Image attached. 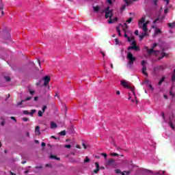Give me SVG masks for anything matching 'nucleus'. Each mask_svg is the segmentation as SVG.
I'll return each instance as SVG.
<instances>
[{"label":"nucleus","instance_id":"nucleus-20","mask_svg":"<svg viewBox=\"0 0 175 175\" xmlns=\"http://www.w3.org/2000/svg\"><path fill=\"white\" fill-rule=\"evenodd\" d=\"M50 158H51V159H56L57 161H59V157H57V156H55V155H51L50 156Z\"/></svg>","mask_w":175,"mask_h":175},{"label":"nucleus","instance_id":"nucleus-13","mask_svg":"<svg viewBox=\"0 0 175 175\" xmlns=\"http://www.w3.org/2000/svg\"><path fill=\"white\" fill-rule=\"evenodd\" d=\"M35 133H36V135H40V126H37L36 127Z\"/></svg>","mask_w":175,"mask_h":175},{"label":"nucleus","instance_id":"nucleus-47","mask_svg":"<svg viewBox=\"0 0 175 175\" xmlns=\"http://www.w3.org/2000/svg\"><path fill=\"white\" fill-rule=\"evenodd\" d=\"M64 147L65 148H70L72 146H70V144H68V145H65Z\"/></svg>","mask_w":175,"mask_h":175},{"label":"nucleus","instance_id":"nucleus-38","mask_svg":"<svg viewBox=\"0 0 175 175\" xmlns=\"http://www.w3.org/2000/svg\"><path fill=\"white\" fill-rule=\"evenodd\" d=\"M153 3L155 6H158V0H153Z\"/></svg>","mask_w":175,"mask_h":175},{"label":"nucleus","instance_id":"nucleus-14","mask_svg":"<svg viewBox=\"0 0 175 175\" xmlns=\"http://www.w3.org/2000/svg\"><path fill=\"white\" fill-rule=\"evenodd\" d=\"M51 129H54L55 128H58V126L57 125V124L55 122H52L51 123Z\"/></svg>","mask_w":175,"mask_h":175},{"label":"nucleus","instance_id":"nucleus-54","mask_svg":"<svg viewBox=\"0 0 175 175\" xmlns=\"http://www.w3.org/2000/svg\"><path fill=\"white\" fill-rule=\"evenodd\" d=\"M113 23H116V21H118V18H115L113 19H112Z\"/></svg>","mask_w":175,"mask_h":175},{"label":"nucleus","instance_id":"nucleus-59","mask_svg":"<svg viewBox=\"0 0 175 175\" xmlns=\"http://www.w3.org/2000/svg\"><path fill=\"white\" fill-rule=\"evenodd\" d=\"M115 42H116V44H118V42H119L118 38H116V39H115Z\"/></svg>","mask_w":175,"mask_h":175},{"label":"nucleus","instance_id":"nucleus-19","mask_svg":"<svg viewBox=\"0 0 175 175\" xmlns=\"http://www.w3.org/2000/svg\"><path fill=\"white\" fill-rule=\"evenodd\" d=\"M100 170V168H96V169L94 170V171L92 172V174H97V173H98Z\"/></svg>","mask_w":175,"mask_h":175},{"label":"nucleus","instance_id":"nucleus-2","mask_svg":"<svg viewBox=\"0 0 175 175\" xmlns=\"http://www.w3.org/2000/svg\"><path fill=\"white\" fill-rule=\"evenodd\" d=\"M121 85H122V87H124V88H127L128 90H130V91H131V92H133V94L134 95L135 99L137 98L136 97V94L135 93V89L132 87H131V85H129V83L126 81H121L120 82ZM136 103H137V100L136 99Z\"/></svg>","mask_w":175,"mask_h":175},{"label":"nucleus","instance_id":"nucleus-42","mask_svg":"<svg viewBox=\"0 0 175 175\" xmlns=\"http://www.w3.org/2000/svg\"><path fill=\"white\" fill-rule=\"evenodd\" d=\"M157 46H158V44H157V43L153 44V46H152V49L154 50V49H155Z\"/></svg>","mask_w":175,"mask_h":175},{"label":"nucleus","instance_id":"nucleus-43","mask_svg":"<svg viewBox=\"0 0 175 175\" xmlns=\"http://www.w3.org/2000/svg\"><path fill=\"white\" fill-rule=\"evenodd\" d=\"M144 36L143 35V34H141L140 36H139V40H143V39H144Z\"/></svg>","mask_w":175,"mask_h":175},{"label":"nucleus","instance_id":"nucleus-61","mask_svg":"<svg viewBox=\"0 0 175 175\" xmlns=\"http://www.w3.org/2000/svg\"><path fill=\"white\" fill-rule=\"evenodd\" d=\"M76 148H79V150H81V147H80V146L79 145H76Z\"/></svg>","mask_w":175,"mask_h":175},{"label":"nucleus","instance_id":"nucleus-40","mask_svg":"<svg viewBox=\"0 0 175 175\" xmlns=\"http://www.w3.org/2000/svg\"><path fill=\"white\" fill-rule=\"evenodd\" d=\"M46 109H47V107L46 105H44L42 107V112L44 113V111H46Z\"/></svg>","mask_w":175,"mask_h":175},{"label":"nucleus","instance_id":"nucleus-36","mask_svg":"<svg viewBox=\"0 0 175 175\" xmlns=\"http://www.w3.org/2000/svg\"><path fill=\"white\" fill-rule=\"evenodd\" d=\"M22 120H23V121H25V122H27V121H29V118H23Z\"/></svg>","mask_w":175,"mask_h":175},{"label":"nucleus","instance_id":"nucleus-62","mask_svg":"<svg viewBox=\"0 0 175 175\" xmlns=\"http://www.w3.org/2000/svg\"><path fill=\"white\" fill-rule=\"evenodd\" d=\"M121 94V92H120V90L116 91V95H120Z\"/></svg>","mask_w":175,"mask_h":175},{"label":"nucleus","instance_id":"nucleus-35","mask_svg":"<svg viewBox=\"0 0 175 175\" xmlns=\"http://www.w3.org/2000/svg\"><path fill=\"white\" fill-rule=\"evenodd\" d=\"M107 3H109V5H111L113 3V0H107Z\"/></svg>","mask_w":175,"mask_h":175},{"label":"nucleus","instance_id":"nucleus-10","mask_svg":"<svg viewBox=\"0 0 175 175\" xmlns=\"http://www.w3.org/2000/svg\"><path fill=\"white\" fill-rule=\"evenodd\" d=\"M165 57H169V55L165 52H163L161 53V56H160L159 58H158V60L159 61H161V59H162L163 58H164Z\"/></svg>","mask_w":175,"mask_h":175},{"label":"nucleus","instance_id":"nucleus-41","mask_svg":"<svg viewBox=\"0 0 175 175\" xmlns=\"http://www.w3.org/2000/svg\"><path fill=\"white\" fill-rule=\"evenodd\" d=\"M170 95L171 96H172V98H174V94L173 93V92L172 90H170Z\"/></svg>","mask_w":175,"mask_h":175},{"label":"nucleus","instance_id":"nucleus-26","mask_svg":"<svg viewBox=\"0 0 175 175\" xmlns=\"http://www.w3.org/2000/svg\"><path fill=\"white\" fill-rule=\"evenodd\" d=\"M162 31H161L159 29H156L154 31L155 35H158L159 33H161Z\"/></svg>","mask_w":175,"mask_h":175},{"label":"nucleus","instance_id":"nucleus-9","mask_svg":"<svg viewBox=\"0 0 175 175\" xmlns=\"http://www.w3.org/2000/svg\"><path fill=\"white\" fill-rule=\"evenodd\" d=\"M146 70H147V66H144L142 68V72L143 75L148 77V74L147 73V72H146Z\"/></svg>","mask_w":175,"mask_h":175},{"label":"nucleus","instance_id":"nucleus-5","mask_svg":"<svg viewBox=\"0 0 175 175\" xmlns=\"http://www.w3.org/2000/svg\"><path fill=\"white\" fill-rule=\"evenodd\" d=\"M42 80L44 81L43 86L47 87V85H49V83H50V80H51V78L49 76H45L43 77Z\"/></svg>","mask_w":175,"mask_h":175},{"label":"nucleus","instance_id":"nucleus-50","mask_svg":"<svg viewBox=\"0 0 175 175\" xmlns=\"http://www.w3.org/2000/svg\"><path fill=\"white\" fill-rule=\"evenodd\" d=\"M29 93L31 95H33V94H35V90H30Z\"/></svg>","mask_w":175,"mask_h":175},{"label":"nucleus","instance_id":"nucleus-52","mask_svg":"<svg viewBox=\"0 0 175 175\" xmlns=\"http://www.w3.org/2000/svg\"><path fill=\"white\" fill-rule=\"evenodd\" d=\"M134 33H135V35H136V36L139 35V30H135V31H134Z\"/></svg>","mask_w":175,"mask_h":175},{"label":"nucleus","instance_id":"nucleus-37","mask_svg":"<svg viewBox=\"0 0 175 175\" xmlns=\"http://www.w3.org/2000/svg\"><path fill=\"white\" fill-rule=\"evenodd\" d=\"M23 102H25V100H22L21 102H19V103L17 104V106H21V105H23Z\"/></svg>","mask_w":175,"mask_h":175},{"label":"nucleus","instance_id":"nucleus-3","mask_svg":"<svg viewBox=\"0 0 175 175\" xmlns=\"http://www.w3.org/2000/svg\"><path fill=\"white\" fill-rule=\"evenodd\" d=\"M126 59L129 60L127 63V66H129V68H131L132 65H133V64H135V62L136 61V57L133 56V54H132V53L129 52L127 53Z\"/></svg>","mask_w":175,"mask_h":175},{"label":"nucleus","instance_id":"nucleus-48","mask_svg":"<svg viewBox=\"0 0 175 175\" xmlns=\"http://www.w3.org/2000/svg\"><path fill=\"white\" fill-rule=\"evenodd\" d=\"M172 81L175 83V75H172Z\"/></svg>","mask_w":175,"mask_h":175},{"label":"nucleus","instance_id":"nucleus-17","mask_svg":"<svg viewBox=\"0 0 175 175\" xmlns=\"http://www.w3.org/2000/svg\"><path fill=\"white\" fill-rule=\"evenodd\" d=\"M3 8H4V5H3V4H1L0 5V10H1V15L2 16H4V14H5V12H3Z\"/></svg>","mask_w":175,"mask_h":175},{"label":"nucleus","instance_id":"nucleus-28","mask_svg":"<svg viewBox=\"0 0 175 175\" xmlns=\"http://www.w3.org/2000/svg\"><path fill=\"white\" fill-rule=\"evenodd\" d=\"M116 31H117L119 36H121V30H120V27H116Z\"/></svg>","mask_w":175,"mask_h":175},{"label":"nucleus","instance_id":"nucleus-32","mask_svg":"<svg viewBox=\"0 0 175 175\" xmlns=\"http://www.w3.org/2000/svg\"><path fill=\"white\" fill-rule=\"evenodd\" d=\"M133 18L132 17L129 18L127 21L126 23H128L129 24H131V23H132Z\"/></svg>","mask_w":175,"mask_h":175},{"label":"nucleus","instance_id":"nucleus-22","mask_svg":"<svg viewBox=\"0 0 175 175\" xmlns=\"http://www.w3.org/2000/svg\"><path fill=\"white\" fill-rule=\"evenodd\" d=\"M59 135L60 136H66V131H62L61 132L59 133Z\"/></svg>","mask_w":175,"mask_h":175},{"label":"nucleus","instance_id":"nucleus-29","mask_svg":"<svg viewBox=\"0 0 175 175\" xmlns=\"http://www.w3.org/2000/svg\"><path fill=\"white\" fill-rule=\"evenodd\" d=\"M126 8V5H122V7L120 8L121 12H123V10H125Z\"/></svg>","mask_w":175,"mask_h":175},{"label":"nucleus","instance_id":"nucleus-4","mask_svg":"<svg viewBox=\"0 0 175 175\" xmlns=\"http://www.w3.org/2000/svg\"><path fill=\"white\" fill-rule=\"evenodd\" d=\"M131 44L133 46H129L128 50H135V51H140V48L139 46H136V41H135V40H133Z\"/></svg>","mask_w":175,"mask_h":175},{"label":"nucleus","instance_id":"nucleus-63","mask_svg":"<svg viewBox=\"0 0 175 175\" xmlns=\"http://www.w3.org/2000/svg\"><path fill=\"white\" fill-rule=\"evenodd\" d=\"M38 99H39V97H38V96L34 97V100L36 102L38 100Z\"/></svg>","mask_w":175,"mask_h":175},{"label":"nucleus","instance_id":"nucleus-24","mask_svg":"<svg viewBox=\"0 0 175 175\" xmlns=\"http://www.w3.org/2000/svg\"><path fill=\"white\" fill-rule=\"evenodd\" d=\"M90 161H91V159L88 158V157H86L83 161L84 163H88V162H90Z\"/></svg>","mask_w":175,"mask_h":175},{"label":"nucleus","instance_id":"nucleus-11","mask_svg":"<svg viewBox=\"0 0 175 175\" xmlns=\"http://www.w3.org/2000/svg\"><path fill=\"white\" fill-rule=\"evenodd\" d=\"M146 21V16H144L141 18V20L138 23V27H140V25H142L144 22Z\"/></svg>","mask_w":175,"mask_h":175},{"label":"nucleus","instance_id":"nucleus-34","mask_svg":"<svg viewBox=\"0 0 175 175\" xmlns=\"http://www.w3.org/2000/svg\"><path fill=\"white\" fill-rule=\"evenodd\" d=\"M111 157H118L119 154L118 153L113 152V153H111Z\"/></svg>","mask_w":175,"mask_h":175},{"label":"nucleus","instance_id":"nucleus-55","mask_svg":"<svg viewBox=\"0 0 175 175\" xmlns=\"http://www.w3.org/2000/svg\"><path fill=\"white\" fill-rule=\"evenodd\" d=\"M142 34L146 38V36H147V31H144V33H142Z\"/></svg>","mask_w":175,"mask_h":175},{"label":"nucleus","instance_id":"nucleus-18","mask_svg":"<svg viewBox=\"0 0 175 175\" xmlns=\"http://www.w3.org/2000/svg\"><path fill=\"white\" fill-rule=\"evenodd\" d=\"M167 25L170 28H173V27H174V26H175V22H173V23H168L167 24Z\"/></svg>","mask_w":175,"mask_h":175},{"label":"nucleus","instance_id":"nucleus-46","mask_svg":"<svg viewBox=\"0 0 175 175\" xmlns=\"http://www.w3.org/2000/svg\"><path fill=\"white\" fill-rule=\"evenodd\" d=\"M141 64H142L143 67L146 66V60H143Z\"/></svg>","mask_w":175,"mask_h":175},{"label":"nucleus","instance_id":"nucleus-51","mask_svg":"<svg viewBox=\"0 0 175 175\" xmlns=\"http://www.w3.org/2000/svg\"><path fill=\"white\" fill-rule=\"evenodd\" d=\"M159 20V18H157L156 20H154V21H153V24H157V23H158V21Z\"/></svg>","mask_w":175,"mask_h":175},{"label":"nucleus","instance_id":"nucleus-45","mask_svg":"<svg viewBox=\"0 0 175 175\" xmlns=\"http://www.w3.org/2000/svg\"><path fill=\"white\" fill-rule=\"evenodd\" d=\"M10 118H11V120H13L14 121H15V122H17V120L16 119V118L14 116H11Z\"/></svg>","mask_w":175,"mask_h":175},{"label":"nucleus","instance_id":"nucleus-12","mask_svg":"<svg viewBox=\"0 0 175 175\" xmlns=\"http://www.w3.org/2000/svg\"><path fill=\"white\" fill-rule=\"evenodd\" d=\"M127 6H129L132 2H136L139 0H124Z\"/></svg>","mask_w":175,"mask_h":175},{"label":"nucleus","instance_id":"nucleus-15","mask_svg":"<svg viewBox=\"0 0 175 175\" xmlns=\"http://www.w3.org/2000/svg\"><path fill=\"white\" fill-rule=\"evenodd\" d=\"M115 173L116 174H122V175H125V174L124 172H121V170L120 169H116L115 170Z\"/></svg>","mask_w":175,"mask_h":175},{"label":"nucleus","instance_id":"nucleus-64","mask_svg":"<svg viewBox=\"0 0 175 175\" xmlns=\"http://www.w3.org/2000/svg\"><path fill=\"white\" fill-rule=\"evenodd\" d=\"M124 173H126V174H130L131 172H129V171H124Z\"/></svg>","mask_w":175,"mask_h":175},{"label":"nucleus","instance_id":"nucleus-7","mask_svg":"<svg viewBox=\"0 0 175 175\" xmlns=\"http://www.w3.org/2000/svg\"><path fill=\"white\" fill-rule=\"evenodd\" d=\"M158 70H165V66H157L154 68V72H158Z\"/></svg>","mask_w":175,"mask_h":175},{"label":"nucleus","instance_id":"nucleus-49","mask_svg":"<svg viewBox=\"0 0 175 175\" xmlns=\"http://www.w3.org/2000/svg\"><path fill=\"white\" fill-rule=\"evenodd\" d=\"M101 155L104 157V158H107V154L106 153H102Z\"/></svg>","mask_w":175,"mask_h":175},{"label":"nucleus","instance_id":"nucleus-57","mask_svg":"<svg viewBox=\"0 0 175 175\" xmlns=\"http://www.w3.org/2000/svg\"><path fill=\"white\" fill-rule=\"evenodd\" d=\"M100 53H101V54L103 55V58H105V52H103V51H100Z\"/></svg>","mask_w":175,"mask_h":175},{"label":"nucleus","instance_id":"nucleus-23","mask_svg":"<svg viewBox=\"0 0 175 175\" xmlns=\"http://www.w3.org/2000/svg\"><path fill=\"white\" fill-rule=\"evenodd\" d=\"M168 124L170 125V128H172V129H173V131H174V124H173V122H172V121H170L168 122Z\"/></svg>","mask_w":175,"mask_h":175},{"label":"nucleus","instance_id":"nucleus-31","mask_svg":"<svg viewBox=\"0 0 175 175\" xmlns=\"http://www.w3.org/2000/svg\"><path fill=\"white\" fill-rule=\"evenodd\" d=\"M38 117H43V112L41 110L38 111Z\"/></svg>","mask_w":175,"mask_h":175},{"label":"nucleus","instance_id":"nucleus-8","mask_svg":"<svg viewBox=\"0 0 175 175\" xmlns=\"http://www.w3.org/2000/svg\"><path fill=\"white\" fill-rule=\"evenodd\" d=\"M138 27L141 28L144 32H147V31H148V28H147V24L140 25V26H138Z\"/></svg>","mask_w":175,"mask_h":175},{"label":"nucleus","instance_id":"nucleus-16","mask_svg":"<svg viewBox=\"0 0 175 175\" xmlns=\"http://www.w3.org/2000/svg\"><path fill=\"white\" fill-rule=\"evenodd\" d=\"M166 78L163 76L162 77V78L160 79L159 82V85H162V83H163L165 81V79Z\"/></svg>","mask_w":175,"mask_h":175},{"label":"nucleus","instance_id":"nucleus-25","mask_svg":"<svg viewBox=\"0 0 175 175\" xmlns=\"http://www.w3.org/2000/svg\"><path fill=\"white\" fill-rule=\"evenodd\" d=\"M35 113H36V109H31V111L29 112V115L31 116H33V114H35Z\"/></svg>","mask_w":175,"mask_h":175},{"label":"nucleus","instance_id":"nucleus-39","mask_svg":"<svg viewBox=\"0 0 175 175\" xmlns=\"http://www.w3.org/2000/svg\"><path fill=\"white\" fill-rule=\"evenodd\" d=\"M23 113L26 114V115H29V111H28L27 110H25V111H23Z\"/></svg>","mask_w":175,"mask_h":175},{"label":"nucleus","instance_id":"nucleus-53","mask_svg":"<svg viewBox=\"0 0 175 175\" xmlns=\"http://www.w3.org/2000/svg\"><path fill=\"white\" fill-rule=\"evenodd\" d=\"M31 99H32V97H27V98H26L25 100H25H25H31Z\"/></svg>","mask_w":175,"mask_h":175},{"label":"nucleus","instance_id":"nucleus-30","mask_svg":"<svg viewBox=\"0 0 175 175\" xmlns=\"http://www.w3.org/2000/svg\"><path fill=\"white\" fill-rule=\"evenodd\" d=\"M131 40H135V38H134V37H131V38L128 37V38H127V41H128L129 43H130V42H131Z\"/></svg>","mask_w":175,"mask_h":175},{"label":"nucleus","instance_id":"nucleus-60","mask_svg":"<svg viewBox=\"0 0 175 175\" xmlns=\"http://www.w3.org/2000/svg\"><path fill=\"white\" fill-rule=\"evenodd\" d=\"M38 64H39L40 68H41L40 59H38Z\"/></svg>","mask_w":175,"mask_h":175},{"label":"nucleus","instance_id":"nucleus-21","mask_svg":"<svg viewBox=\"0 0 175 175\" xmlns=\"http://www.w3.org/2000/svg\"><path fill=\"white\" fill-rule=\"evenodd\" d=\"M116 160H114L113 159H109L107 161V164L108 165H111V163H114Z\"/></svg>","mask_w":175,"mask_h":175},{"label":"nucleus","instance_id":"nucleus-27","mask_svg":"<svg viewBox=\"0 0 175 175\" xmlns=\"http://www.w3.org/2000/svg\"><path fill=\"white\" fill-rule=\"evenodd\" d=\"M93 9L94 12H99V10L100 9V8H99V6H96V7H93Z\"/></svg>","mask_w":175,"mask_h":175},{"label":"nucleus","instance_id":"nucleus-58","mask_svg":"<svg viewBox=\"0 0 175 175\" xmlns=\"http://www.w3.org/2000/svg\"><path fill=\"white\" fill-rule=\"evenodd\" d=\"M41 146H42V147H45L46 146V143L42 142Z\"/></svg>","mask_w":175,"mask_h":175},{"label":"nucleus","instance_id":"nucleus-33","mask_svg":"<svg viewBox=\"0 0 175 175\" xmlns=\"http://www.w3.org/2000/svg\"><path fill=\"white\" fill-rule=\"evenodd\" d=\"M5 81H10L11 79L9 77H4Z\"/></svg>","mask_w":175,"mask_h":175},{"label":"nucleus","instance_id":"nucleus-6","mask_svg":"<svg viewBox=\"0 0 175 175\" xmlns=\"http://www.w3.org/2000/svg\"><path fill=\"white\" fill-rule=\"evenodd\" d=\"M159 53V51H155L154 49H147V53L148 55H152V54H154V55H157Z\"/></svg>","mask_w":175,"mask_h":175},{"label":"nucleus","instance_id":"nucleus-44","mask_svg":"<svg viewBox=\"0 0 175 175\" xmlns=\"http://www.w3.org/2000/svg\"><path fill=\"white\" fill-rule=\"evenodd\" d=\"M95 165H96V167L97 169H100V167H99V163L96 162V163H95Z\"/></svg>","mask_w":175,"mask_h":175},{"label":"nucleus","instance_id":"nucleus-56","mask_svg":"<svg viewBox=\"0 0 175 175\" xmlns=\"http://www.w3.org/2000/svg\"><path fill=\"white\" fill-rule=\"evenodd\" d=\"M168 12H169V9L166 8L164 10V13L166 14V13H168Z\"/></svg>","mask_w":175,"mask_h":175},{"label":"nucleus","instance_id":"nucleus-1","mask_svg":"<svg viewBox=\"0 0 175 175\" xmlns=\"http://www.w3.org/2000/svg\"><path fill=\"white\" fill-rule=\"evenodd\" d=\"M101 13H105V18H109L108 20L109 24H113V19H111V17H113V10H110V7L105 8Z\"/></svg>","mask_w":175,"mask_h":175}]
</instances>
